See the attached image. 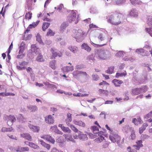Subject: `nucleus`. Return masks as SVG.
<instances>
[{
    "instance_id": "nucleus-2",
    "label": "nucleus",
    "mask_w": 152,
    "mask_h": 152,
    "mask_svg": "<svg viewBox=\"0 0 152 152\" xmlns=\"http://www.w3.org/2000/svg\"><path fill=\"white\" fill-rule=\"evenodd\" d=\"M96 56L97 58L102 60H106L110 56V52L107 50L102 49L97 50Z\"/></svg>"
},
{
    "instance_id": "nucleus-45",
    "label": "nucleus",
    "mask_w": 152,
    "mask_h": 152,
    "mask_svg": "<svg viewBox=\"0 0 152 152\" xmlns=\"http://www.w3.org/2000/svg\"><path fill=\"white\" fill-rule=\"evenodd\" d=\"M31 50L35 52L37 51V50H39V48H37L35 45H31Z\"/></svg>"
},
{
    "instance_id": "nucleus-44",
    "label": "nucleus",
    "mask_w": 152,
    "mask_h": 152,
    "mask_svg": "<svg viewBox=\"0 0 152 152\" xmlns=\"http://www.w3.org/2000/svg\"><path fill=\"white\" fill-rule=\"evenodd\" d=\"M80 71H75L72 73L74 77L80 76Z\"/></svg>"
},
{
    "instance_id": "nucleus-43",
    "label": "nucleus",
    "mask_w": 152,
    "mask_h": 152,
    "mask_svg": "<svg viewBox=\"0 0 152 152\" xmlns=\"http://www.w3.org/2000/svg\"><path fill=\"white\" fill-rule=\"evenodd\" d=\"M54 33L50 29H48V31L47 32L46 35L48 36H51L54 35Z\"/></svg>"
},
{
    "instance_id": "nucleus-21",
    "label": "nucleus",
    "mask_w": 152,
    "mask_h": 152,
    "mask_svg": "<svg viewBox=\"0 0 152 152\" xmlns=\"http://www.w3.org/2000/svg\"><path fill=\"white\" fill-rule=\"evenodd\" d=\"M56 61L55 60H53L49 63L50 66L53 69H56Z\"/></svg>"
},
{
    "instance_id": "nucleus-62",
    "label": "nucleus",
    "mask_w": 152,
    "mask_h": 152,
    "mask_svg": "<svg viewBox=\"0 0 152 152\" xmlns=\"http://www.w3.org/2000/svg\"><path fill=\"white\" fill-rule=\"evenodd\" d=\"M132 122L136 125H137L138 124V121H137V120L136 118H134Z\"/></svg>"
},
{
    "instance_id": "nucleus-5",
    "label": "nucleus",
    "mask_w": 152,
    "mask_h": 152,
    "mask_svg": "<svg viewBox=\"0 0 152 152\" xmlns=\"http://www.w3.org/2000/svg\"><path fill=\"white\" fill-rule=\"evenodd\" d=\"M112 132L109 136L110 140L113 142L114 143L116 142L118 144L121 139L120 137L116 133L113 132Z\"/></svg>"
},
{
    "instance_id": "nucleus-4",
    "label": "nucleus",
    "mask_w": 152,
    "mask_h": 152,
    "mask_svg": "<svg viewBox=\"0 0 152 152\" xmlns=\"http://www.w3.org/2000/svg\"><path fill=\"white\" fill-rule=\"evenodd\" d=\"M85 32L83 31L81 29H78L77 31L74 30L73 31V36L76 39L77 41L80 40V39L86 35Z\"/></svg>"
},
{
    "instance_id": "nucleus-15",
    "label": "nucleus",
    "mask_w": 152,
    "mask_h": 152,
    "mask_svg": "<svg viewBox=\"0 0 152 152\" xmlns=\"http://www.w3.org/2000/svg\"><path fill=\"white\" fill-rule=\"evenodd\" d=\"M112 83L116 87H119L120 85L123 83V82L122 80H119L116 79H114L112 81Z\"/></svg>"
},
{
    "instance_id": "nucleus-64",
    "label": "nucleus",
    "mask_w": 152,
    "mask_h": 152,
    "mask_svg": "<svg viewBox=\"0 0 152 152\" xmlns=\"http://www.w3.org/2000/svg\"><path fill=\"white\" fill-rule=\"evenodd\" d=\"M25 44L23 42H22L20 45V46L19 47V48H25Z\"/></svg>"
},
{
    "instance_id": "nucleus-61",
    "label": "nucleus",
    "mask_w": 152,
    "mask_h": 152,
    "mask_svg": "<svg viewBox=\"0 0 152 152\" xmlns=\"http://www.w3.org/2000/svg\"><path fill=\"white\" fill-rule=\"evenodd\" d=\"M22 147L20 146L17 147L15 150L17 152H22Z\"/></svg>"
},
{
    "instance_id": "nucleus-59",
    "label": "nucleus",
    "mask_w": 152,
    "mask_h": 152,
    "mask_svg": "<svg viewBox=\"0 0 152 152\" xmlns=\"http://www.w3.org/2000/svg\"><path fill=\"white\" fill-rule=\"evenodd\" d=\"M133 58L132 57H129L128 56H125L123 58V60L124 61L131 60Z\"/></svg>"
},
{
    "instance_id": "nucleus-37",
    "label": "nucleus",
    "mask_w": 152,
    "mask_h": 152,
    "mask_svg": "<svg viewBox=\"0 0 152 152\" xmlns=\"http://www.w3.org/2000/svg\"><path fill=\"white\" fill-rule=\"evenodd\" d=\"M68 26V24L66 22L63 23L60 26V29L61 31H63Z\"/></svg>"
},
{
    "instance_id": "nucleus-49",
    "label": "nucleus",
    "mask_w": 152,
    "mask_h": 152,
    "mask_svg": "<svg viewBox=\"0 0 152 152\" xmlns=\"http://www.w3.org/2000/svg\"><path fill=\"white\" fill-rule=\"evenodd\" d=\"M0 95L2 96H8V95L14 96V95H15V94H14L8 93H6V94L4 93H0Z\"/></svg>"
},
{
    "instance_id": "nucleus-63",
    "label": "nucleus",
    "mask_w": 152,
    "mask_h": 152,
    "mask_svg": "<svg viewBox=\"0 0 152 152\" xmlns=\"http://www.w3.org/2000/svg\"><path fill=\"white\" fill-rule=\"evenodd\" d=\"M109 145V143L108 142H106L103 144L102 145V147L103 148H107Z\"/></svg>"
},
{
    "instance_id": "nucleus-52",
    "label": "nucleus",
    "mask_w": 152,
    "mask_h": 152,
    "mask_svg": "<svg viewBox=\"0 0 152 152\" xmlns=\"http://www.w3.org/2000/svg\"><path fill=\"white\" fill-rule=\"evenodd\" d=\"M146 31L152 37V28H146L145 29Z\"/></svg>"
},
{
    "instance_id": "nucleus-57",
    "label": "nucleus",
    "mask_w": 152,
    "mask_h": 152,
    "mask_svg": "<svg viewBox=\"0 0 152 152\" xmlns=\"http://www.w3.org/2000/svg\"><path fill=\"white\" fill-rule=\"evenodd\" d=\"M81 139L83 140H85L87 139V137L86 134H82L81 135Z\"/></svg>"
},
{
    "instance_id": "nucleus-47",
    "label": "nucleus",
    "mask_w": 152,
    "mask_h": 152,
    "mask_svg": "<svg viewBox=\"0 0 152 152\" xmlns=\"http://www.w3.org/2000/svg\"><path fill=\"white\" fill-rule=\"evenodd\" d=\"M124 52L123 51H119L117 52L115 56L117 57H121L122 55H123Z\"/></svg>"
},
{
    "instance_id": "nucleus-18",
    "label": "nucleus",
    "mask_w": 152,
    "mask_h": 152,
    "mask_svg": "<svg viewBox=\"0 0 152 152\" xmlns=\"http://www.w3.org/2000/svg\"><path fill=\"white\" fill-rule=\"evenodd\" d=\"M72 121V114L70 113L67 114V118L66 119V122L67 125H69Z\"/></svg>"
},
{
    "instance_id": "nucleus-51",
    "label": "nucleus",
    "mask_w": 152,
    "mask_h": 152,
    "mask_svg": "<svg viewBox=\"0 0 152 152\" xmlns=\"http://www.w3.org/2000/svg\"><path fill=\"white\" fill-rule=\"evenodd\" d=\"M137 144V145H138V148H140L143 146V145L142 144V141L141 140H138L136 142Z\"/></svg>"
},
{
    "instance_id": "nucleus-31",
    "label": "nucleus",
    "mask_w": 152,
    "mask_h": 152,
    "mask_svg": "<svg viewBox=\"0 0 152 152\" xmlns=\"http://www.w3.org/2000/svg\"><path fill=\"white\" fill-rule=\"evenodd\" d=\"M36 40L40 44H43V42H42L41 38V36L40 34L39 33H38L36 36Z\"/></svg>"
},
{
    "instance_id": "nucleus-16",
    "label": "nucleus",
    "mask_w": 152,
    "mask_h": 152,
    "mask_svg": "<svg viewBox=\"0 0 152 152\" xmlns=\"http://www.w3.org/2000/svg\"><path fill=\"white\" fill-rule=\"evenodd\" d=\"M28 145L31 148L34 149H38L40 148L39 146L33 142H28Z\"/></svg>"
},
{
    "instance_id": "nucleus-12",
    "label": "nucleus",
    "mask_w": 152,
    "mask_h": 152,
    "mask_svg": "<svg viewBox=\"0 0 152 152\" xmlns=\"http://www.w3.org/2000/svg\"><path fill=\"white\" fill-rule=\"evenodd\" d=\"M20 136L28 141H31L32 140V137L28 133H23L20 134Z\"/></svg>"
},
{
    "instance_id": "nucleus-42",
    "label": "nucleus",
    "mask_w": 152,
    "mask_h": 152,
    "mask_svg": "<svg viewBox=\"0 0 152 152\" xmlns=\"http://www.w3.org/2000/svg\"><path fill=\"white\" fill-rule=\"evenodd\" d=\"M98 38L101 41H104L105 39V36L102 34H100L98 37Z\"/></svg>"
},
{
    "instance_id": "nucleus-41",
    "label": "nucleus",
    "mask_w": 152,
    "mask_h": 152,
    "mask_svg": "<svg viewBox=\"0 0 152 152\" xmlns=\"http://www.w3.org/2000/svg\"><path fill=\"white\" fill-rule=\"evenodd\" d=\"M1 130L2 132H5L9 131H11L12 130V127L7 128L3 127L2 128Z\"/></svg>"
},
{
    "instance_id": "nucleus-27",
    "label": "nucleus",
    "mask_w": 152,
    "mask_h": 152,
    "mask_svg": "<svg viewBox=\"0 0 152 152\" xmlns=\"http://www.w3.org/2000/svg\"><path fill=\"white\" fill-rule=\"evenodd\" d=\"M110 1H112L117 5H119L125 3L126 0H111Z\"/></svg>"
},
{
    "instance_id": "nucleus-48",
    "label": "nucleus",
    "mask_w": 152,
    "mask_h": 152,
    "mask_svg": "<svg viewBox=\"0 0 152 152\" xmlns=\"http://www.w3.org/2000/svg\"><path fill=\"white\" fill-rule=\"evenodd\" d=\"M70 128L75 132H77L78 131V129L73 125H70Z\"/></svg>"
},
{
    "instance_id": "nucleus-39",
    "label": "nucleus",
    "mask_w": 152,
    "mask_h": 152,
    "mask_svg": "<svg viewBox=\"0 0 152 152\" xmlns=\"http://www.w3.org/2000/svg\"><path fill=\"white\" fill-rule=\"evenodd\" d=\"M147 23L149 26L152 27V16L149 17Z\"/></svg>"
},
{
    "instance_id": "nucleus-33",
    "label": "nucleus",
    "mask_w": 152,
    "mask_h": 152,
    "mask_svg": "<svg viewBox=\"0 0 152 152\" xmlns=\"http://www.w3.org/2000/svg\"><path fill=\"white\" fill-rule=\"evenodd\" d=\"M114 69V66L109 67L108 69L105 71V72L109 74H111L113 72Z\"/></svg>"
},
{
    "instance_id": "nucleus-6",
    "label": "nucleus",
    "mask_w": 152,
    "mask_h": 152,
    "mask_svg": "<svg viewBox=\"0 0 152 152\" xmlns=\"http://www.w3.org/2000/svg\"><path fill=\"white\" fill-rule=\"evenodd\" d=\"M70 15L68 16L67 18V20L70 23H71L73 21H75L76 19V21L75 22V24H77L78 20L77 18H76L77 14L76 12L72 11L70 13Z\"/></svg>"
},
{
    "instance_id": "nucleus-58",
    "label": "nucleus",
    "mask_w": 152,
    "mask_h": 152,
    "mask_svg": "<svg viewBox=\"0 0 152 152\" xmlns=\"http://www.w3.org/2000/svg\"><path fill=\"white\" fill-rule=\"evenodd\" d=\"M25 54H21L17 55V58H23L25 56Z\"/></svg>"
},
{
    "instance_id": "nucleus-56",
    "label": "nucleus",
    "mask_w": 152,
    "mask_h": 152,
    "mask_svg": "<svg viewBox=\"0 0 152 152\" xmlns=\"http://www.w3.org/2000/svg\"><path fill=\"white\" fill-rule=\"evenodd\" d=\"M152 117V115L150 113L147 115H145L144 116V118L145 119H147L149 118Z\"/></svg>"
},
{
    "instance_id": "nucleus-23",
    "label": "nucleus",
    "mask_w": 152,
    "mask_h": 152,
    "mask_svg": "<svg viewBox=\"0 0 152 152\" xmlns=\"http://www.w3.org/2000/svg\"><path fill=\"white\" fill-rule=\"evenodd\" d=\"M131 3L134 5H141L142 2L139 0H130Z\"/></svg>"
},
{
    "instance_id": "nucleus-22",
    "label": "nucleus",
    "mask_w": 152,
    "mask_h": 152,
    "mask_svg": "<svg viewBox=\"0 0 152 152\" xmlns=\"http://www.w3.org/2000/svg\"><path fill=\"white\" fill-rule=\"evenodd\" d=\"M148 126V124L146 123H144L142 126L139 128V133L140 134H142L143 131H144L146 128Z\"/></svg>"
},
{
    "instance_id": "nucleus-54",
    "label": "nucleus",
    "mask_w": 152,
    "mask_h": 152,
    "mask_svg": "<svg viewBox=\"0 0 152 152\" xmlns=\"http://www.w3.org/2000/svg\"><path fill=\"white\" fill-rule=\"evenodd\" d=\"M141 89V93L145 92L148 90V88L146 86H144L140 88Z\"/></svg>"
},
{
    "instance_id": "nucleus-8",
    "label": "nucleus",
    "mask_w": 152,
    "mask_h": 152,
    "mask_svg": "<svg viewBox=\"0 0 152 152\" xmlns=\"http://www.w3.org/2000/svg\"><path fill=\"white\" fill-rule=\"evenodd\" d=\"M41 137L53 144H54L55 142L54 138L49 135H43Z\"/></svg>"
},
{
    "instance_id": "nucleus-53",
    "label": "nucleus",
    "mask_w": 152,
    "mask_h": 152,
    "mask_svg": "<svg viewBox=\"0 0 152 152\" xmlns=\"http://www.w3.org/2000/svg\"><path fill=\"white\" fill-rule=\"evenodd\" d=\"M126 75V74L124 73H120L117 72L116 74V77L117 78H118L120 76H125Z\"/></svg>"
},
{
    "instance_id": "nucleus-11",
    "label": "nucleus",
    "mask_w": 152,
    "mask_h": 152,
    "mask_svg": "<svg viewBox=\"0 0 152 152\" xmlns=\"http://www.w3.org/2000/svg\"><path fill=\"white\" fill-rule=\"evenodd\" d=\"M74 70V67L72 66H65L61 68V70L63 72H67L72 71Z\"/></svg>"
},
{
    "instance_id": "nucleus-40",
    "label": "nucleus",
    "mask_w": 152,
    "mask_h": 152,
    "mask_svg": "<svg viewBox=\"0 0 152 152\" xmlns=\"http://www.w3.org/2000/svg\"><path fill=\"white\" fill-rule=\"evenodd\" d=\"M64 136L65 138L67 140L71 141H72L73 140H74L72 136L70 134H64Z\"/></svg>"
},
{
    "instance_id": "nucleus-46",
    "label": "nucleus",
    "mask_w": 152,
    "mask_h": 152,
    "mask_svg": "<svg viewBox=\"0 0 152 152\" xmlns=\"http://www.w3.org/2000/svg\"><path fill=\"white\" fill-rule=\"evenodd\" d=\"M88 94H81L80 93H78L77 94H74L73 95L75 96H88Z\"/></svg>"
},
{
    "instance_id": "nucleus-13",
    "label": "nucleus",
    "mask_w": 152,
    "mask_h": 152,
    "mask_svg": "<svg viewBox=\"0 0 152 152\" xmlns=\"http://www.w3.org/2000/svg\"><path fill=\"white\" fill-rule=\"evenodd\" d=\"M39 141L40 142L41 145L43 147L46 148L48 150H49L51 148L50 145L47 143H46L43 141L39 140Z\"/></svg>"
},
{
    "instance_id": "nucleus-32",
    "label": "nucleus",
    "mask_w": 152,
    "mask_h": 152,
    "mask_svg": "<svg viewBox=\"0 0 152 152\" xmlns=\"http://www.w3.org/2000/svg\"><path fill=\"white\" fill-rule=\"evenodd\" d=\"M136 52L138 54H140L142 56H145V54H143L145 53V50L143 49H137L136 50Z\"/></svg>"
},
{
    "instance_id": "nucleus-17",
    "label": "nucleus",
    "mask_w": 152,
    "mask_h": 152,
    "mask_svg": "<svg viewBox=\"0 0 152 152\" xmlns=\"http://www.w3.org/2000/svg\"><path fill=\"white\" fill-rule=\"evenodd\" d=\"M132 93L134 95H138L141 93V89L140 88H134L132 89Z\"/></svg>"
},
{
    "instance_id": "nucleus-10",
    "label": "nucleus",
    "mask_w": 152,
    "mask_h": 152,
    "mask_svg": "<svg viewBox=\"0 0 152 152\" xmlns=\"http://www.w3.org/2000/svg\"><path fill=\"white\" fill-rule=\"evenodd\" d=\"M45 121L48 124H53L54 122L53 118L50 115L46 116L45 118Z\"/></svg>"
},
{
    "instance_id": "nucleus-36",
    "label": "nucleus",
    "mask_w": 152,
    "mask_h": 152,
    "mask_svg": "<svg viewBox=\"0 0 152 152\" xmlns=\"http://www.w3.org/2000/svg\"><path fill=\"white\" fill-rule=\"evenodd\" d=\"M99 93L100 95L102 94H104L107 95L108 94V91H105L103 89H99Z\"/></svg>"
},
{
    "instance_id": "nucleus-7",
    "label": "nucleus",
    "mask_w": 152,
    "mask_h": 152,
    "mask_svg": "<svg viewBox=\"0 0 152 152\" xmlns=\"http://www.w3.org/2000/svg\"><path fill=\"white\" fill-rule=\"evenodd\" d=\"M7 124L9 126H12L13 123L16 121V118L14 115H10L7 116Z\"/></svg>"
},
{
    "instance_id": "nucleus-20",
    "label": "nucleus",
    "mask_w": 152,
    "mask_h": 152,
    "mask_svg": "<svg viewBox=\"0 0 152 152\" xmlns=\"http://www.w3.org/2000/svg\"><path fill=\"white\" fill-rule=\"evenodd\" d=\"M130 15L131 16L133 17H137L138 16V12L136 9H133L131 11Z\"/></svg>"
},
{
    "instance_id": "nucleus-25",
    "label": "nucleus",
    "mask_w": 152,
    "mask_h": 152,
    "mask_svg": "<svg viewBox=\"0 0 152 152\" xmlns=\"http://www.w3.org/2000/svg\"><path fill=\"white\" fill-rule=\"evenodd\" d=\"M29 127L31 130L34 132H38L39 130V128L37 126L30 124L29 125Z\"/></svg>"
},
{
    "instance_id": "nucleus-28",
    "label": "nucleus",
    "mask_w": 152,
    "mask_h": 152,
    "mask_svg": "<svg viewBox=\"0 0 152 152\" xmlns=\"http://www.w3.org/2000/svg\"><path fill=\"white\" fill-rule=\"evenodd\" d=\"M83 48L87 50L88 52H90L91 50V48L87 44L84 43L82 45Z\"/></svg>"
},
{
    "instance_id": "nucleus-9",
    "label": "nucleus",
    "mask_w": 152,
    "mask_h": 152,
    "mask_svg": "<svg viewBox=\"0 0 152 152\" xmlns=\"http://www.w3.org/2000/svg\"><path fill=\"white\" fill-rule=\"evenodd\" d=\"M50 51L52 55L50 56V58L51 59H55L56 57H61L62 56V54L61 53L57 52L53 48H51Z\"/></svg>"
},
{
    "instance_id": "nucleus-26",
    "label": "nucleus",
    "mask_w": 152,
    "mask_h": 152,
    "mask_svg": "<svg viewBox=\"0 0 152 152\" xmlns=\"http://www.w3.org/2000/svg\"><path fill=\"white\" fill-rule=\"evenodd\" d=\"M50 25V23L44 22L42 25V29L43 31H45V30L48 28Z\"/></svg>"
},
{
    "instance_id": "nucleus-50",
    "label": "nucleus",
    "mask_w": 152,
    "mask_h": 152,
    "mask_svg": "<svg viewBox=\"0 0 152 152\" xmlns=\"http://www.w3.org/2000/svg\"><path fill=\"white\" fill-rule=\"evenodd\" d=\"M99 86H109V83L106 82V81H102V82H100L99 84Z\"/></svg>"
},
{
    "instance_id": "nucleus-29",
    "label": "nucleus",
    "mask_w": 152,
    "mask_h": 152,
    "mask_svg": "<svg viewBox=\"0 0 152 152\" xmlns=\"http://www.w3.org/2000/svg\"><path fill=\"white\" fill-rule=\"evenodd\" d=\"M39 22V20H38L35 22H33L31 24L29 25V28H35L38 24Z\"/></svg>"
},
{
    "instance_id": "nucleus-35",
    "label": "nucleus",
    "mask_w": 152,
    "mask_h": 152,
    "mask_svg": "<svg viewBox=\"0 0 152 152\" xmlns=\"http://www.w3.org/2000/svg\"><path fill=\"white\" fill-rule=\"evenodd\" d=\"M69 49L72 52L74 53H75L77 50V47L75 46H70L69 47Z\"/></svg>"
},
{
    "instance_id": "nucleus-55",
    "label": "nucleus",
    "mask_w": 152,
    "mask_h": 152,
    "mask_svg": "<svg viewBox=\"0 0 152 152\" xmlns=\"http://www.w3.org/2000/svg\"><path fill=\"white\" fill-rule=\"evenodd\" d=\"M22 152L24 151H28L29 150V149L28 147H22Z\"/></svg>"
},
{
    "instance_id": "nucleus-38",
    "label": "nucleus",
    "mask_w": 152,
    "mask_h": 152,
    "mask_svg": "<svg viewBox=\"0 0 152 152\" xmlns=\"http://www.w3.org/2000/svg\"><path fill=\"white\" fill-rule=\"evenodd\" d=\"M32 14L30 12H28L26 13L25 15V18L26 19L28 20L30 19L32 17Z\"/></svg>"
},
{
    "instance_id": "nucleus-24",
    "label": "nucleus",
    "mask_w": 152,
    "mask_h": 152,
    "mask_svg": "<svg viewBox=\"0 0 152 152\" xmlns=\"http://www.w3.org/2000/svg\"><path fill=\"white\" fill-rule=\"evenodd\" d=\"M74 124L76 125H77L83 127H85L86 126L84 122L81 121H74Z\"/></svg>"
},
{
    "instance_id": "nucleus-14",
    "label": "nucleus",
    "mask_w": 152,
    "mask_h": 152,
    "mask_svg": "<svg viewBox=\"0 0 152 152\" xmlns=\"http://www.w3.org/2000/svg\"><path fill=\"white\" fill-rule=\"evenodd\" d=\"M58 126L61 128L62 130L64 132L70 133L71 131L68 127H65L62 124H59Z\"/></svg>"
},
{
    "instance_id": "nucleus-60",
    "label": "nucleus",
    "mask_w": 152,
    "mask_h": 152,
    "mask_svg": "<svg viewBox=\"0 0 152 152\" xmlns=\"http://www.w3.org/2000/svg\"><path fill=\"white\" fill-rule=\"evenodd\" d=\"M130 136L131 137V138L132 140L135 139V135L134 134V131H132Z\"/></svg>"
},
{
    "instance_id": "nucleus-19",
    "label": "nucleus",
    "mask_w": 152,
    "mask_h": 152,
    "mask_svg": "<svg viewBox=\"0 0 152 152\" xmlns=\"http://www.w3.org/2000/svg\"><path fill=\"white\" fill-rule=\"evenodd\" d=\"M18 121L21 123H23L26 121V118L23 116L22 115L19 114L18 117L17 118Z\"/></svg>"
},
{
    "instance_id": "nucleus-1",
    "label": "nucleus",
    "mask_w": 152,
    "mask_h": 152,
    "mask_svg": "<svg viewBox=\"0 0 152 152\" xmlns=\"http://www.w3.org/2000/svg\"><path fill=\"white\" fill-rule=\"evenodd\" d=\"M123 14L115 12L107 16V20L108 23L112 25H118L120 24L125 18Z\"/></svg>"
},
{
    "instance_id": "nucleus-34",
    "label": "nucleus",
    "mask_w": 152,
    "mask_h": 152,
    "mask_svg": "<svg viewBox=\"0 0 152 152\" xmlns=\"http://www.w3.org/2000/svg\"><path fill=\"white\" fill-rule=\"evenodd\" d=\"M36 60L39 62H42L45 61V59L42 55H39L37 56Z\"/></svg>"
},
{
    "instance_id": "nucleus-30",
    "label": "nucleus",
    "mask_w": 152,
    "mask_h": 152,
    "mask_svg": "<svg viewBox=\"0 0 152 152\" xmlns=\"http://www.w3.org/2000/svg\"><path fill=\"white\" fill-rule=\"evenodd\" d=\"M28 109L31 111L34 112L37 110V108L36 106H31L28 107Z\"/></svg>"
},
{
    "instance_id": "nucleus-3",
    "label": "nucleus",
    "mask_w": 152,
    "mask_h": 152,
    "mask_svg": "<svg viewBox=\"0 0 152 152\" xmlns=\"http://www.w3.org/2000/svg\"><path fill=\"white\" fill-rule=\"evenodd\" d=\"M96 131H98L96 132V141L101 142L104 140V137L102 135L104 132L102 131H99V129L101 130V128L97 121H96Z\"/></svg>"
}]
</instances>
